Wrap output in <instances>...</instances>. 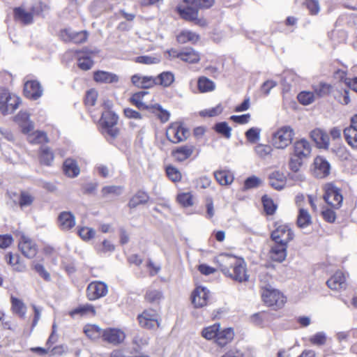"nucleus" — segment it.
<instances>
[{"instance_id":"61","label":"nucleus","mask_w":357,"mask_h":357,"mask_svg":"<svg viewBox=\"0 0 357 357\" xmlns=\"http://www.w3.org/2000/svg\"><path fill=\"white\" fill-rule=\"evenodd\" d=\"M166 173L168 177L174 182L179 181L181 179V172L174 167H167L166 168Z\"/></svg>"},{"instance_id":"34","label":"nucleus","mask_w":357,"mask_h":357,"mask_svg":"<svg viewBox=\"0 0 357 357\" xmlns=\"http://www.w3.org/2000/svg\"><path fill=\"white\" fill-rule=\"evenodd\" d=\"M90 314L92 315H94L96 314L95 308L91 304H84L82 305H79L77 307L69 312L70 316L72 317L73 318L76 317V316L83 317Z\"/></svg>"},{"instance_id":"32","label":"nucleus","mask_w":357,"mask_h":357,"mask_svg":"<svg viewBox=\"0 0 357 357\" xmlns=\"http://www.w3.org/2000/svg\"><path fill=\"white\" fill-rule=\"evenodd\" d=\"M63 171L68 177H77L80 172L79 167L77 162L72 159L68 158L63 162Z\"/></svg>"},{"instance_id":"10","label":"nucleus","mask_w":357,"mask_h":357,"mask_svg":"<svg viewBox=\"0 0 357 357\" xmlns=\"http://www.w3.org/2000/svg\"><path fill=\"white\" fill-rule=\"evenodd\" d=\"M42 11V4L38 3L31 8L30 11L26 10L22 7L16 8L14 10L15 17L17 20L24 24L33 22L34 15H38Z\"/></svg>"},{"instance_id":"7","label":"nucleus","mask_w":357,"mask_h":357,"mask_svg":"<svg viewBox=\"0 0 357 357\" xmlns=\"http://www.w3.org/2000/svg\"><path fill=\"white\" fill-rule=\"evenodd\" d=\"M137 320L141 327L149 330H155L160 325V315L153 309L144 310L137 316Z\"/></svg>"},{"instance_id":"17","label":"nucleus","mask_w":357,"mask_h":357,"mask_svg":"<svg viewBox=\"0 0 357 357\" xmlns=\"http://www.w3.org/2000/svg\"><path fill=\"white\" fill-rule=\"evenodd\" d=\"M287 245L280 243H275L271 245L268 252L270 259L274 261L282 262L287 257Z\"/></svg>"},{"instance_id":"26","label":"nucleus","mask_w":357,"mask_h":357,"mask_svg":"<svg viewBox=\"0 0 357 357\" xmlns=\"http://www.w3.org/2000/svg\"><path fill=\"white\" fill-rule=\"evenodd\" d=\"M15 121L21 127L24 133H29L33 130L34 126L29 119V114L26 112H20L15 117Z\"/></svg>"},{"instance_id":"55","label":"nucleus","mask_w":357,"mask_h":357,"mask_svg":"<svg viewBox=\"0 0 357 357\" xmlns=\"http://www.w3.org/2000/svg\"><path fill=\"white\" fill-rule=\"evenodd\" d=\"M262 203L266 214L273 215L275 213L277 206L271 199L267 196H264L262 197Z\"/></svg>"},{"instance_id":"40","label":"nucleus","mask_w":357,"mask_h":357,"mask_svg":"<svg viewBox=\"0 0 357 357\" xmlns=\"http://www.w3.org/2000/svg\"><path fill=\"white\" fill-rule=\"evenodd\" d=\"M312 222L311 215L306 209L300 208L297 218V225L300 228H305Z\"/></svg>"},{"instance_id":"44","label":"nucleus","mask_w":357,"mask_h":357,"mask_svg":"<svg viewBox=\"0 0 357 357\" xmlns=\"http://www.w3.org/2000/svg\"><path fill=\"white\" fill-rule=\"evenodd\" d=\"M27 139L31 144H41L47 141V135L45 132L41 131H31L26 133Z\"/></svg>"},{"instance_id":"30","label":"nucleus","mask_w":357,"mask_h":357,"mask_svg":"<svg viewBox=\"0 0 357 357\" xmlns=\"http://www.w3.org/2000/svg\"><path fill=\"white\" fill-rule=\"evenodd\" d=\"M217 182L221 185H230L234 181V174L229 170L222 169L214 172Z\"/></svg>"},{"instance_id":"25","label":"nucleus","mask_w":357,"mask_h":357,"mask_svg":"<svg viewBox=\"0 0 357 357\" xmlns=\"http://www.w3.org/2000/svg\"><path fill=\"white\" fill-rule=\"evenodd\" d=\"M59 226L61 229L68 231L75 225V218L70 212H61L58 218Z\"/></svg>"},{"instance_id":"48","label":"nucleus","mask_w":357,"mask_h":357,"mask_svg":"<svg viewBox=\"0 0 357 357\" xmlns=\"http://www.w3.org/2000/svg\"><path fill=\"white\" fill-rule=\"evenodd\" d=\"M158 84L162 86H169L174 81V75L169 71L160 73L157 77Z\"/></svg>"},{"instance_id":"57","label":"nucleus","mask_w":357,"mask_h":357,"mask_svg":"<svg viewBox=\"0 0 357 357\" xmlns=\"http://www.w3.org/2000/svg\"><path fill=\"white\" fill-rule=\"evenodd\" d=\"M214 1V0H184L185 3L195 6L198 8H208L213 5Z\"/></svg>"},{"instance_id":"23","label":"nucleus","mask_w":357,"mask_h":357,"mask_svg":"<svg viewBox=\"0 0 357 357\" xmlns=\"http://www.w3.org/2000/svg\"><path fill=\"white\" fill-rule=\"evenodd\" d=\"M270 185L275 190H282L286 185V176L282 172L275 170L268 175Z\"/></svg>"},{"instance_id":"52","label":"nucleus","mask_w":357,"mask_h":357,"mask_svg":"<svg viewBox=\"0 0 357 357\" xmlns=\"http://www.w3.org/2000/svg\"><path fill=\"white\" fill-rule=\"evenodd\" d=\"M326 335L324 332H318L314 335L310 336L308 339L309 342L312 344L317 347L324 345L326 342Z\"/></svg>"},{"instance_id":"49","label":"nucleus","mask_w":357,"mask_h":357,"mask_svg":"<svg viewBox=\"0 0 357 357\" xmlns=\"http://www.w3.org/2000/svg\"><path fill=\"white\" fill-rule=\"evenodd\" d=\"M40 160L45 165H51L54 160V154L49 147L43 146L40 148Z\"/></svg>"},{"instance_id":"56","label":"nucleus","mask_w":357,"mask_h":357,"mask_svg":"<svg viewBox=\"0 0 357 357\" xmlns=\"http://www.w3.org/2000/svg\"><path fill=\"white\" fill-rule=\"evenodd\" d=\"M260 132L258 128H251L245 132V137L250 143L254 144L259 140Z\"/></svg>"},{"instance_id":"63","label":"nucleus","mask_w":357,"mask_h":357,"mask_svg":"<svg viewBox=\"0 0 357 357\" xmlns=\"http://www.w3.org/2000/svg\"><path fill=\"white\" fill-rule=\"evenodd\" d=\"M122 189L120 186L109 185L102 188L101 192L103 197H106L109 194L119 195L121 193Z\"/></svg>"},{"instance_id":"64","label":"nucleus","mask_w":357,"mask_h":357,"mask_svg":"<svg viewBox=\"0 0 357 357\" xmlns=\"http://www.w3.org/2000/svg\"><path fill=\"white\" fill-rule=\"evenodd\" d=\"M211 179L206 176H201L195 180L196 187L200 188L202 189L209 188L211 185Z\"/></svg>"},{"instance_id":"27","label":"nucleus","mask_w":357,"mask_h":357,"mask_svg":"<svg viewBox=\"0 0 357 357\" xmlns=\"http://www.w3.org/2000/svg\"><path fill=\"white\" fill-rule=\"evenodd\" d=\"M234 337V331L231 328H227L218 332L215 342L220 347H223L230 343Z\"/></svg>"},{"instance_id":"54","label":"nucleus","mask_w":357,"mask_h":357,"mask_svg":"<svg viewBox=\"0 0 357 357\" xmlns=\"http://www.w3.org/2000/svg\"><path fill=\"white\" fill-rule=\"evenodd\" d=\"M151 109L157 114L162 122H166L169 120V113L167 110L163 109L160 105H151Z\"/></svg>"},{"instance_id":"4","label":"nucleus","mask_w":357,"mask_h":357,"mask_svg":"<svg viewBox=\"0 0 357 357\" xmlns=\"http://www.w3.org/2000/svg\"><path fill=\"white\" fill-rule=\"evenodd\" d=\"M118 120V116L112 110H105L100 119L102 134L112 138L116 137L119 133L116 127Z\"/></svg>"},{"instance_id":"15","label":"nucleus","mask_w":357,"mask_h":357,"mask_svg":"<svg viewBox=\"0 0 357 357\" xmlns=\"http://www.w3.org/2000/svg\"><path fill=\"white\" fill-rule=\"evenodd\" d=\"M43 88L37 80H26L24 85V96L31 100H37L43 95Z\"/></svg>"},{"instance_id":"24","label":"nucleus","mask_w":357,"mask_h":357,"mask_svg":"<svg viewBox=\"0 0 357 357\" xmlns=\"http://www.w3.org/2000/svg\"><path fill=\"white\" fill-rule=\"evenodd\" d=\"M328 287L333 290H340L346 287V276L341 271H337L327 280Z\"/></svg>"},{"instance_id":"47","label":"nucleus","mask_w":357,"mask_h":357,"mask_svg":"<svg viewBox=\"0 0 357 357\" xmlns=\"http://www.w3.org/2000/svg\"><path fill=\"white\" fill-rule=\"evenodd\" d=\"M298 102L303 105H308L315 101L316 96L313 91H303L300 92L297 96Z\"/></svg>"},{"instance_id":"43","label":"nucleus","mask_w":357,"mask_h":357,"mask_svg":"<svg viewBox=\"0 0 357 357\" xmlns=\"http://www.w3.org/2000/svg\"><path fill=\"white\" fill-rule=\"evenodd\" d=\"M11 304L13 312L18 314L20 317H25L26 307L22 300L11 296Z\"/></svg>"},{"instance_id":"46","label":"nucleus","mask_w":357,"mask_h":357,"mask_svg":"<svg viewBox=\"0 0 357 357\" xmlns=\"http://www.w3.org/2000/svg\"><path fill=\"white\" fill-rule=\"evenodd\" d=\"M199 40V36L195 33L185 30L181 31L177 36V40L180 43H185L187 42L195 43Z\"/></svg>"},{"instance_id":"28","label":"nucleus","mask_w":357,"mask_h":357,"mask_svg":"<svg viewBox=\"0 0 357 357\" xmlns=\"http://www.w3.org/2000/svg\"><path fill=\"white\" fill-rule=\"evenodd\" d=\"M144 299L151 305H159L164 299L163 292L160 289H148L144 295Z\"/></svg>"},{"instance_id":"19","label":"nucleus","mask_w":357,"mask_h":357,"mask_svg":"<svg viewBox=\"0 0 357 357\" xmlns=\"http://www.w3.org/2000/svg\"><path fill=\"white\" fill-rule=\"evenodd\" d=\"M209 291L203 287H197L192 292V302L195 307H202L207 304Z\"/></svg>"},{"instance_id":"9","label":"nucleus","mask_w":357,"mask_h":357,"mask_svg":"<svg viewBox=\"0 0 357 357\" xmlns=\"http://www.w3.org/2000/svg\"><path fill=\"white\" fill-rule=\"evenodd\" d=\"M189 135L188 129L179 123H172L166 131V136L167 139L174 143L177 144L187 139Z\"/></svg>"},{"instance_id":"36","label":"nucleus","mask_w":357,"mask_h":357,"mask_svg":"<svg viewBox=\"0 0 357 357\" xmlns=\"http://www.w3.org/2000/svg\"><path fill=\"white\" fill-rule=\"evenodd\" d=\"M6 259L7 263L13 267L14 271L17 272L25 271L26 266L20 261L19 255L8 253L6 255Z\"/></svg>"},{"instance_id":"59","label":"nucleus","mask_w":357,"mask_h":357,"mask_svg":"<svg viewBox=\"0 0 357 357\" xmlns=\"http://www.w3.org/2000/svg\"><path fill=\"white\" fill-rule=\"evenodd\" d=\"M215 129L217 132L224 135L227 138L231 136V128L226 122L218 123L215 125Z\"/></svg>"},{"instance_id":"3","label":"nucleus","mask_w":357,"mask_h":357,"mask_svg":"<svg viewBox=\"0 0 357 357\" xmlns=\"http://www.w3.org/2000/svg\"><path fill=\"white\" fill-rule=\"evenodd\" d=\"M294 135L293 128L290 126H283L273 132L271 144L277 149L284 150L292 143Z\"/></svg>"},{"instance_id":"31","label":"nucleus","mask_w":357,"mask_h":357,"mask_svg":"<svg viewBox=\"0 0 357 357\" xmlns=\"http://www.w3.org/2000/svg\"><path fill=\"white\" fill-rule=\"evenodd\" d=\"M178 11L182 18L188 21L193 22L198 16V8L189 3H187V6L183 8L181 6L178 7Z\"/></svg>"},{"instance_id":"12","label":"nucleus","mask_w":357,"mask_h":357,"mask_svg":"<svg viewBox=\"0 0 357 357\" xmlns=\"http://www.w3.org/2000/svg\"><path fill=\"white\" fill-rule=\"evenodd\" d=\"M108 293L107 285L100 281L91 282L87 287L86 294L90 301H95L105 296Z\"/></svg>"},{"instance_id":"6","label":"nucleus","mask_w":357,"mask_h":357,"mask_svg":"<svg viewBox=\"0 0 357 357\" xmlns=\"http://www.w3.org/2000/svg\"><path fill=\"white\" fill-rule=\"evenodd\" d=\"M20 104V98L8 91L0 93V111L3 115L14 112Z\"/></svg>"},{"instance_id":"60","label":"nucleus","mask_w":357,"mask_h":357,"mask_svg":"<svg viewBox=\"0 0 357 357\" xmlns=\"http://www.w3.org/2000/svg\"><path fill=\"white\" fill-rule=\"evenodd\" d=\"M78 234L83 240L88 241L95 236L96 231L91 227H84L79 229Z\"/></svg>"},{"instance_id":"37","label":"nucleus","mask_w":357,"mask_h":357,"mask_svg":"<svg viewBox=\"0 0 357 357\" xmlns=\"http://www.w3.org/2000/svg\"><path fill=\"white\" fill-rule=\"evenodd\" d=\"M200 59V56L198 52H195L192 48H185L182 50L181 60L190 63H197Z\"/></svg>"},{"instance_id":"13","label":"nucleus","mask_w":357,"mask_h":357,"mask_svg":"<svg viewBox=\"0 0 357 357\" xmlns=\"http://www.w3.org/2000/svg\"><path fill=\"white\" fill-rule=\"evenodd\" d=\"M19 249L24 256L27 258H33L37 254L36 243L23 233L19 234Z\"/></svg>"},{"instance_id":"62","label":"nucleus","mask_w":357,"mask_h":357,"mask_svg":"<svg viewBox=\"0 0 357 357\" xmlns=\"http://www.w3.org/2000/svg\"><path fill=\"white\" fill-rule=\"evenodd\" d=\"M222 110H223V108H222V105H218L217 106H215L214 107L201 111L200 115L202 116H210V117L215 116H218L220 114H221Z\"/></svg>"},{"instance_id":"14","label":"nucleus","mask_w":357,"mask_h":357,"mask_svg":"<svg viewBox=\"0 0 357 357\" xmlns=\"http://www.w3.org/2000/svg\"><path fill=\"white\" fill-rule=\"evenodd\" d=\"M331 166L329 162L323 157L317 156L313 162V174L319 178H323L329 175Z\"/></svg>"},{"instance_id":"50","label":"nucleus","mask_w":357,"mask_h":357,"mask_svg":"<svg viewBox=\"0 0 357 357\" xmlns=\"http://www.w3.org/2000/svg\"><path fill=\"white\" fill-rule=\"evenodd\" d=\"M176 200L183 207H190L194 204L193 196L190 192L178 193Z\"/></svg>"},{"instance_id":"42","label":"nucleus","mask_w":357,"mask_h":357,"mask_svg":"<svg viewBox=\"0 0 357 357\" xmlns=\"http://www.w3.org/2000/svg\"><path fill=\"white\" fill-rule=\"evenodd\" d=\"M220 325L219 324H215L204 328L202 331V335L203 337L208 340L217 339L218 332L220 331Z\"/></svg>"},{"instance_id":"2","label":"nucleus","mask_w":357,"mask_h":357,"mask_svg":"<svg viewBox=\"0 0 357 357\" xmlns=\"http://www.w3.org/2000/svg\"><path fill=\"white\" fill-rule=\"evenodd\" d=\"M312 146L305 138L295 141L291 154L289 167L292 172H297L303 164V161L311 155Z\"/></svg>"},{"instance_id":"1","label":"nucleus","mask_w":357,"mask_h":357,"mask_svg":"<svg viewBox=\"0 0 357 357\" xmlns=\"http://www.w3.org/2000/svg\"><path fill=\"white\" fill-rule=\"evenodd\" d=\"M224 275L240 282L247 281L246 264L243 259L229 254H221L216 259Z\"/></svg>"},{"instance_id":"5","label":"nucleus","mask_w":357,"mask_h":357,"mask_svg":"<svg viewBox=\"0 0 357 357\" xmlns=\"http://www.w3.org/2000/svg\"><path fill=\"white\" fill-rule=\"evenodd\" d=\"M266 284L265 289L262 291L261 297L264 303L272 307L273 310L282 308L286 303V298L282 292L274 289L273 287H267Z\"/></svg>"},{"instance_id":"29","label":"nucleus","mask_w":357,"mask_h":357,"mask_svg":"<svg viewBox=\"0 0 357 357\" xmlns=\"http://www.w3.org/2000/svg\"><path fill=\"white\" fill-rule=\"evenodd\" d=\"M93 79L96 82L100 83H114L118 82L119 77L112 73L98 70L94 73Z\"/></svg>"},{"instance_id":"53","label":"nucleus","mask_w":357,"mask_h":357,"mask_svg":"<svg viewBox=\"0 0 357 357\" xmlns=\"http://www.w3.org/2000/svg\"><path fill=\"white\" fill-rule=\"evenodd\" d=\"M272 151V147L266 144H259L255 147L256 154L261 158H264L270 155Z\"/></svg>"},{"instance_id":"38","label":"nucleus","mask_w":357,"mask_h":357,"mask_svg":"<svg viewBox=\"0 0 357 357\" xmlns=\"http://www.w3.org/2000/svg\"><path fill=\"white\" fill-rule=\"evenodd\" d=\"M84 332L86 335L91 340H97L100 337H102V329L96 325L88 324L84 326Z\"/></svg>"},{"instance_id":"33","label":"nucleus","mask_w":357,"mask_h":357,"mask_svg":"<svg viewBox=\"0 0 357 357\" xmlns=\"http://www.w3.org/2000/svg\"><path fill=\"white\" fill-rule=\"evenodd\" d=\"M146 94L148 92L145 91L135 93L131 96L130 102L139 109L151 110L152 105H146L143 102V98Z\"/></svg>"},{"instance_id":"22","label":"nucleus","mask_w":357,"mask_h":357,"mask_svg":"<svg viewBox=\"0 0 357 357\" xmlns=\"http://www.w3.org/2000/svg\"><path fill=\"white\" fill-rule=\"evenodd\" d=\"M132 83L139 88L149 89L158 84L157 79L152 76L134 75L131 77Z\"/></svg>"},{"instance_id":"20","label":"nucleus","mask_w":357,"mask_h":357,"mask_svg":"<svg viewBox=\"0 0 357 357\" xmlns=\"http://www.w3.org/2000/svg\"><path fill=\"white\" fill-rule=\"evenodd\" d=\"M195 146L192 144L180 146L172 151V155L175 160L183 162L188 159L194 153Z\"/></svg>"},{"instance_id":"35","label":"nucleus","mask_w":357,"mask_h":357,"mask_svg":"<svg viewBox=\"0 0 357 357\" xmlns=\"http://www.w3.org/2000/svg\"><path fill=\"white\" fill-rule=\"evenodd\" d=\"M197 87L200 93H208L215 90V84L208 77L202 76L198 78Z\"/></svg>"},{"instance_id":"21","label":"nucleus","mask_w":357,"mask_h":357,"mask_svg":"<svg viewBox=\"0 0 357 357\" xmlns=\"http://www.w3.org/2000/svg\"><path fill=\"white\" fill-rule=\"evenodd\" d=\"M310 137L315 142L318 148L328 149L329 146V137L324 130L317 128L310 132Z\"/></svg>"},{"instance_id":"58","label":"nucleus","mask_w":357,"mask_h":357,"mask_svg":"<svg viewBox=\"0 0 357 357\" xmlns=\"http://www.w3.org/2000/svg\"><path fill=\"white\" fill-rule=\"evenodd\" d=\"M77 65L82 70H87L91 68L93 65V61L89 56H79Z\"/></svg>"},{"instance_id":"11","label":"nucleus","mask_w":357,"mask_h":357,"mask_svg":"<svg viewBox=\"0 0 357 357\" xmlns=\"http://www.w3.org/2000/svg\"><path fill=\"white\" fill-rule=\"evenodd\" d=\"M325 195L324 198L326 202L332 207L338 208L342 203L343 197L340 190L331 183L325 185Z\"/></svg>"},{"instance_id":"41","label":"nucleus","mask_w":357,"mask_h":357,"mask_svg":"<svg viewBox=\"0 0 357 357\" xmlns=\"http://www.w3.org/2000/svg\"><path fill=\"white\" fill-rule=\"evenodd\" d=\"M344 135L346 141L352 148H357V129L351 126L344 130Z\"/></svg>"},{"instance_id":"45","label":"nucleus","mask_w":357,"mask_h":357,"mask_svg":"<svg viewBox=\"0 0 357 357\" xmlns=\"http://www.w3.org/2000/svg\"><path fill=\"white\" fill-rule=\"evenodd\" d=\"M149 199V197L146 192L139 191L130 199L129 206L130 208H135L139 204L146 203Z\"/></svg>"},{"instance_id":"16","label":"nucleus","mask_w":357,"mask_h":357,"mask_svg":"<svg viewBox=\"0 0 357 357\" xmlns=\"http://www.w3.org/2000/svg\"><path fill=\"white\" fill-rule=\"evenodd\" d=\"M126 337L124 332L118 328H107L102 332L104 341L114 345L121 343Z\"/></svg>"},{"instance_id":"39","label":"nucleus","mask_w":357,"mask_h":357,"mask_svg":"<svg viewBox=\"0 0 357 357\" xmlns=\"http://www.w3.org/2000/svg\"><path fill=\"white\" fill-rule=\"evenodd\" d=\"M13 195L17 197V204L21 208L31 206L34 201V197L26 191L21 192L19 196L16 194H13Z\"/></svg>"},{"instance_id":"18","label":"nucleus","mask_w":357,"mask_h":357,"mask_svg":"<svg viewBox=\"0 0 357 357\" xmlns=\"http://www.w3.org/2000/svg\"><path fill=\"white\" fill-rule=\"evenodd\" d=\"M60 36L66 42L72 41L75 43H82L86 40L88 33L86 31L75 32L70 29L61 31Z\"/></svg>"},{"instance_id":"51","label":"nucleus","mask_w":357,"mask_h":357,"mask_svg":"<svg viewBox=\"0 0 357 357\" xmlns=\"http://www.w3.org/2000/svg\"><path fill=\"white\" fill-rule=\"evenodd\" d=\"M313 92L316 96V98H319L326 96L331 91V86L326 83L321 82L319 84L312 86Z\"/></svg>"},{"instance_id":"8","label":"nucleus","mask_w":357,"mask_h":357,"mask_svg":"<svg viewBox=\"0 0 357 357\" xmlns=\"http://www.w3.org/2000/svg\"><path fill=\"white\" fill-rule=\"evenodd\" d=\"M271 238L275 243H288L294 238V233L288 225L277 222Z\"/></svg>"}]
</instances>
